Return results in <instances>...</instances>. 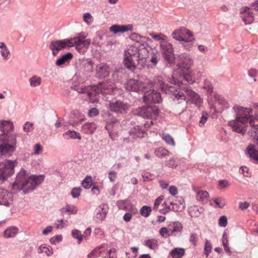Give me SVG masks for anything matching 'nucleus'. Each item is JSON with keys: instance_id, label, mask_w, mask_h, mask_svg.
<instances>
[{"instance_id": "obj_1", "label": "nucleus", "mask_w": 258, "mask_h": 258, "mask_svg": "<svg viewBox=\"0 0 258 258\" xmlns=\"http://www.w3.org/2000/svg\"><path fill=\"white\" fill-rule=\"evenodd\" d=\"M43 179V176L41 175L29 176L24 169H21L12 185V189L16 191L23 190L24 194H26L31 191L41 184Z\"/></svg>"}, {"instance_id": "obj_2", "label": "nucleus", "mask_w": 258, "mask_h": 258, "mask_svg": "<svg viewBox=\"0 0 258 258\" xmlns=\"http://www.w3.org/2000/svg\"><path fill=\"white\" fill-rule=\"evenodd\" d=\"M18 134L8 135L4 133L0 135V154L10 157L16 148Z\"/></svg>"}, {"instance_id": "obj_3", "label": "nucleus", "mask_w": 258, "mask_h": 258, "mask_svg": "<svg viewBox=\"0 0 258 258\" xmlns=\"http://www.w3.org/2000/svg\"><path fill=\"white\" fill-rule=\"evenodd\" d=\"M86 36L79 34L74 38L68 39L69 47L75 46L76 49L80 52L84 51V49H87L91 44L90 39H85Z\"/></svg>"}, {"instance_id": "obj_4", "label": "nucleus", "mask_w": 258, "mask_h": 258, "mask_svg": "<svg viewBox=\"0 0 258 258\" xmlns=\"http://www.w3.org/2000/svg\"><path fill=\"white\" fill-rule=\"evenodd\" d=\"M17 163L16 160H5L0 163V179L3 181L14 173V167Z\"/></svg>"}, {"instance_id": "obj_5", "label": "nucleus", "mask_w": 258, "mask_h": 258, "mask_svg": "<svg viewBox=\"0 0 258 258\" xmlns=\"http://www.w3.org/2000/svg\"><path fill=\"white\" fill-rule=\"evenodd\" d=\"M134 113L144 118L152 117L153 115L159 113V110L156 106H146L138 108L134 111Z\"/></svg>"}, {"instance_id": "obj_6", "label": "nucleus", "mask_w": 258, "mask_h": 258, "mask_svg": "<svg viewBox=\"0 0 258 258\" xmlns=\"http://www.w3.org/2000/svg\"><path fill=\"white\" fill-rule=\"evenodd\" d=\"M186 98L187 97V101L194 104L198 108H200L203 103V99L196 92L192 90L188 86L183 88Z\"/></svg>"}, {"instance_id": "obj_7", "label": "nucleus", "mask_w": 258, "mask_h": 258, "mask_svg": "<svg viewBox=\"0 0 258 258\" xmlns=\"http://www.w3.org/2000/svg\"><path fill=\"white\" fill-rule=\"evenodd\" d=\"M178 57L177 66L178 68L182 71H187L190 68L193 60L191 56L186 53H181L177 55Z\"/></svg>"}, {"instance_id": "obj_8", "label": "nucleus", "mask_w": 258, "mask_h": 258, "mask_svg": "<svg viewBox=\"0 0 258 258\" xmlns=\"http://www.w3.org/2000/svg\"><path fill=\"white\" fill-rule=\"evenodd\" d=\"M144 93L143 101L146 103H156L161 101L160 93L154 90V89H150L149 91H145Z\"/></svg>"}, {"instance_id": "obj_9", "label": "nucleus", "mask_w": 258, "mask_h": 258, "mask_svg": "<svg viewBox=\"0 0 258 258\" xmlns=\"http://www.w3.org/2000/svg\"><path fill=\"white\" fill-rule=\"evenodd\" d=\"M66 47H69L68 39L53 40L49 45L52 55L56 56L58 52Z\"/></svg>"}, {"instance_id": "obj_10", "label": "nucleus", "mask_w": 258, "mask_h": 258, "mask_svg": "<svg viewBox=\"0 0 258 258\" xmlns=\"http://www.w3.org/2000/svg\"><path fill=\"white\" fill-rule=\"evenodd\" d=\"M184 87H180V91L177 92L175 87L172 86L166 85L165 86H162V90L167 94H173L175 98L177 100L181 99L183 100H186L185 95L183 91V88Z\"/></svg>"}, {"instance_id": "obj_11", "label": "nucleus", "mask_w": 258, "mask_h": 258, "mask_svg": "<svg viewBox=\"0 0 258 258\" xmlns=\"http://www.w3.org/2000/svg\"><path fill=\"white\" fill-rule=\"evenodd\" d=\"M149 48L148 44L146 42H143L142 43H140L138 53V63L141 64L142 67H144L145 64V59L149 55Z\"/></svg>"}, {"instance_id": "obj_12", "label": "nucleus", "mask_w": 258, "mask_h": 258, "mask_svg": "<svg viewBox=\"0 0 258 258\" xmlns=\"http://www.w3.org/2000/svg\"><path fill=\"white\" fill-rule=\"evenodd\" d=\"M186 34L188 37L185 35L183 29L176 30L172 33V36L174 39L178 41L192 42L194 38L191 33L189 31H186Z\"/></svg>"}, {"instance_id": "obj_13", "label": "nucleus", "mask_w": 258, "mask_h": 258, "mask_svg": "<svg viewBox=\"0 0 258 258\" xmlns=\"http://www.w3.org/2000/svg\"><path fill=\"white\" fill-rule=\"evenodd\" d=\"M109 106L112 111L117 113H125L128 109V106L126 103L119 100L110 102Z\"/></svg>"}, {"instance_id": "obj_14", "label": "nucleus", "mask_w": 258, "mask_h": 258, "mask_svg": "<svg viewBox=\"0 0 258 258\" xmlns=\"http://www.w3.org/2000/svg\"><path fill=\"white\" fill-rule=\"evenodd\" d=\"M109 68L104 63H100L96 66L95 76L99 79H104L109 76Z\"/></svg>"}, {"instance_id": "obj_15", "label": "nucleus", "mask_w": 258, "mask_h": 258, "mask_svg": "<svg viewBox=\"0 0 258 258\" xmlns=\"http://www.w3.org/2000/svg\"><path fill=\"white\" fill-rule=\"evenodd\" d=\"M241 18L246 25L252 23L254 20V12L247 7L241 9Z\"/></svg>"}, {"instance_id": "obj_16", "label": "nucleus", "mask_w": 258, "mask_h": 258, "mask_svg": "<svg viewBox=\"0 0 258 258\" xmlns=\"http://www.w3.org/2000/svg\"><path fill=\"white\" fill-rule=\"evenodd\" d=\"M12 203V194L3 188H0V205L9 206Z\"/></svg>"}, {"instance_id": "obj_17", "label": "nucleus", "mask_w": 258, "mask_h": 258, "mask_svg": "<svg viewBox=\"0 0 258 258\" xmlns=\"http://www.w3.org/2000/svg\"><path fill=\"white\" fill-rule=\"evenodd\" d=\"M100 90L98 86H88V90L87 92V96L89 101L92 103H94L97 101L96 96L100 93Z\"/></svg>"}, {"instance_id": "obj_18", "label": "nucleus", "mask_w": 258, "mask_h": 258, "mask_svg": "<svg viewBox=\"0 0 258 258\" xmlns=\"http://www.w3.org/2000/svg\"><path fill=\"white\" fill-rule=\"evenodd\" d=\"M142 83L134 79H130L124 84V86L128 91L138 92L141 89Z\"/></svg>"}, {"instance_id": "obj_19", "label": "nucleus", "mask_w": 258, "mask_h": 258, "mask_svg": "<svg viewBox=\"0 0 258 258\" xmlns=\"http://www.w3.org/2000/svg\"><path fill=\"white\" fill-rule=\"evenodd\" d=\"M101 93L111 94L114 91V85L111 82H105L98 85Z\"/></svg>"}, {"instance_id": "obj_20", "label": "nucleus", "mask_w": 258, "mask_h": 258, "mask_svg": "<svg viewBox=\"0 0 258 258\" xmlns=\"http://www.w3.org/2000/svg\"><path fill=\"white\" fill-rule=\"evenodd\" d=\"M133 26L131 25H113L109 28V30L114 34L117 33H123L125 32H127L132 30Z\"/></svg>"}, {"instance_id": "obj_21", "label": "nucleus", "mask_w": 258, "mask_h": 258, "mask_svg": "<svg viewBox=\"0 0 258 258\" xmlns=\"http://www.w3.org/2000/svg\"><path fill=\"white\" fill-rule=\"evenodd\" d=\"M254 145L250 144L248 145L246 148L247 153L251 160L256 163H258V151L255 149Z\"/></svg>"}, {"instance_id": "obj_22", "label": "nucleus", "mask_w": 258, "mask_h": 258, "mask_svg": "<svg viewBox=\"0 0 258 258\" xmlns=\"http://www.w3.org/2000/svg\"><path fill=\"white\" fill-rule=\"evenodd\" d=\"M160 47L163 55L173 52L172 45L165 39H163L160 42Z\"/></svg>"}, {"instance_id": "obj_23", "label": "nucleus", "mask_w": 258, "mask_h": 258, "mask_svg": "<svg viewBox=\"0 0 258 258\" xmlns=\"http://www.w3.org/2000/svg\"><path fill=\"white\" fill-rule=\"evenodd\" d=\"M123 63L125 67L132 72H134L136 69V65L132 58V56L128 55L126 53L124 55Z\"/></svg>"}, {"instance_id": "obj_24", "label": "nucleus", "mask_w": 258, "mask_h": 258, "mask_svg": "<svg viewBox=\"0 0 258 258\" xmlns=\"http://www.w3.org/2000/svg\"><path fill=\"white\" fill-rule=\"evenodd\" d=\"M197 192L196 198L197 201L202 202L203 203H207L209 197V193L207 191L199 190L197 191L196 189H194Z\"/></svg>"}, {"instance_id": "obj_25", "label": "nucleus", "mask_w": 258, "mask_h": 258, "mask_svg": "<svg viewBox=\"0 0 258 258\" xmlns=\"http://www.w3.org/2000/svg\"><path fill=\"white\" fill-rule=\"evenodd\" d=\"M0 53L3 59L4 60L9 59L10 51L5 43L3 42H0Z\"/></svg>"}, {"instance_id": "obj_26", "label": "nucleus", "mask_w": 258, "mask_h": 258, "mask_svg": "<svg viewBox=\"0 0 258 258\" xmlns=\"http://www.w3.org/2000/svg\"><path fill=\"white\" fill-rule=\"evenodd\" d=\"M18 232V229L16 227H10L8 228L4 232L5 238H10L15 237Z\"/></svg>"}, {"instance_id": "obj_27", "label": "nucleus", "mask_w": 258, "mask_h": 258, "mask_svg": "<svg viewBox=\"0 0 258 258\" xmlns=\"http://www.w3.org/2000/svg\"><path fill=\"white\" fill-rule=\"evenodd\" d=\"M97 126L93 122H88L82 126L83 131L86 134H92L96 130Z\"/></svg>"}, {"instance_id": "obj_28", "label": "nucleus", "mask_w": 258, "mask_h": 258, "mask_svg": "<svg viewBox=\"0 0 258 258\" xmlns=\"http://www.w3.org/2000/svg\"><path fill=\"white\" fill-rule=\"evenodd\" d=\"M73 58V54L71 52H68L66 54L62 55L61 57L58 58L56 61V65L60 66L62 64L68 62Z\"/></svg>"}, {"instance_id": "obj_29", "label": "nucleus", "mask_w": 258, "mask_h": 258, "mask_svg": "<svg viewBox=\"0 0 258 258\" xmlns=\"http://www.w3.org/2000/svg\"><path fill=\"white\" fill-rule=\"evenodd\" d=\"M163 57L166 63L167 66L170 67L174 66L175 64V57L173 52L164 55Z\"/></svg>"}, {"instance_id": "obj_30", "label": "nucleus", "mask_w": 258, "mask_h": 258, "mask_svg": "<svg viewBox=\"0 0 258 258\" xmlns=\"http://www.w3.org/2000/svg\"><path fill=\"white\" fill-rule=\"evenodd\" d=\"M204 212V209L202 208H199L196 206H191L189 211V213L191 217H198Z\"/></svg>"}, {"instance_id": "obj_31", "label": "nucleus", "mask_w": 258, "mask_h": 258, "mask_svg": "<svg viewBox=\"0 0 258 258\" xmlns=\"http://www.w3.org/2000/svg\"><path fill=\"white\" fill-rule=\"evenodd\" d=\"M77 208L72 205H68L61 209L62 213H67L68 215L75 214L77 213Z\"/></svg>"}, {"instance_id": "obj_32", "label": "nucleus", "mask_w": 258, "mask_h": 258, "mask_svg": "<svg viewBox=\"0 0 258 258\" xmlns=\"http://www.w3.org/2000/svg\"><path fill=\"white\" fill-rule=\"evenodd\" d=\"M140 43H135L134 44L132 45L129 47L126 51H125L124 54L126 53L128 55L133 56L138 53L139 47Z\"/></svg>"}, {"instance_id": "obj_33", "label": "nucleus", "mask_w": 258, "mask_h": 258, "mask_svg": "<svg viewBox=\"0 0 258 258\" xmlns=\"http://www.w3.org/2000/svg\"><path fill=\"white\" fill-rule=\"evenodd\" d=\"M29 82L31 87H37L41 85L42 79L40 77L34 75L29 79Z\"/></svg>"}, {"instance_id": "obj_34", "label": "nucleus", "mask_w": 258, "mask_h": 258, "mask_svg": "<svg viewBox=\"0 0 258 258\" xmlns=\"http://www.w3.org/2000/svg\"><path fill=\"white\" fill-rule=\"evenodd\" d=\"M131 135H133L137 138H143L146 133L141 130L140 126H136L130 131Z\"/></svg>"}, {"instance_id": "obj_35", "label": "nucleus", "mask_w": 258, "mask_h": 258, "mask_svg": "<svg viewBox=\"0 0 258 258\" xmlns=\"http://www.w3.org/2000/svg\"><path fill=\"white\" fill-rule=\"evenodd\" d=\"M184 249L182 248H174L170 252V255L173 258H181L184 254Z\"/></svg>"}, {"instance_id": "obj_36", "label": "nucleus", "mask_w": 258, "mask_h": 258, "mask_svg": "<svg viewBox=\"0 0 258 258\" xmlns=\"http://www.w3.org/2000/svg\"><path fill=\"white\" fill-rule=\"evenodd\" d=\"M154 153L157 157L161 158H165L169 155V151L162 147L156 149L155 150Z\"/></svg>"}, {"instance_id": "obj_37", "label": "nucleus", "mask_w": 258, "mask_h": 258, "mask_svg": "<svg viewBox=\"0 0 258 258\" xmlns=\"http://www.w3.org/2000/svg\"><path fill=\"white\" fill-rule=\"evenodd\" d=\"M13 127V124L9 121H0V131L4 132L5 131H9Z\"/></svg>"}, {"instance_id": "obj_38", "label": "nucleus", "mask_w": 258, "mask_h": 258, "mask_svg": "<svg viewBox=\"0 0 258 258\" xmlns=\"http://www.w3.org/2000/svg\"><path fill=\"white\" fill-rule=\"evenodd\" d=\"M119 121L115 118H112L110 120L107 121V125L105 126V129L108 131L109 134V136L111 137V129L113 126L118 125Z\"/></svg>"}, {"instance_id": "obj_39", "label": "nucleus", "mask_w": 258, "mask_h": 258, "mask_svg": "<svg viewBox=\"0 0 258 258\" xmlns=\"http://www.w3.org/2000/svg\"><path fill=\"white\" fill-rule=\"evenodd\" d=\"M160 54L157 50L153 51L151 53L150 61L156 66L160 59Z\"/></svg>"}, {"instance_id": "obj_40", "label": "nucleus", "mask_w": 258, "mask_h": 258, "mask_svg": "<svg viewBox=\"0 0 258 258\" xmlns=\"http://www.w3.org/2000/svg\"><path fill=\"white\" fill-rule=\"evenodd\" d=\"M63 137L65 139H78L80 140L81 139L80 134L75 131H69L63 134Z\"/></svg>"}, {"instance_id": "obj_41", "label": "nucleus", "mask_w": 258, "mask_h": 258, "mask_svg": "<svg viewBox=\"0 0 258 258\" xmlns=\"http://www.w3.org/2000/svg\"><path fill=\"white\" fill-rule=\"evenodd\" d=\"M182 230V224L178 222H176L173 223V229L170 230L171 235H175V233L178 232L181 233Z\"/></svg>"}, {"instance_id": "obj_42", "label": "nucleus", "mask_w": 258, "mask_h": 258, "mask_svg": "<svg viewBox=\"0 0 258 258\" xmlns=\"http://www.w3.org/2000/svg\"><path fill=\"white\" fill-rule=\"evenodd\" d=\"M38 252L39 253H45L47 256H50L52 253V249H49L48 247L45 245H41L38 249Z\"/></svg>"}, {"instance_id": "obj_43", "label": "nucleus", "mask_w": 258, "mask_h": 258, "mask_svg": "<svg viewBox=\"0 0 258 258\" xmlns=\"http://www.w3.org/2000/svg\"><path fill=\"white\" fill-rule=\"evenodd\" d=\"M152 211L151 208L149 206H144L142 207L140 212L141 215L144 217H148Z\"/></svg>"}, {"instance_id": "obj_44", "label": "nucleus", "mask_w": 258, "mask_h": 258, "mask_svg": "<svg viewBox=\"0 0 258 258\" xmlns=\"http://www.w3.org/2000/svg\"><path fill=\"white\" fill-rule=\"evenodd\" d=\"M162 139L165 141V142L167 144L171 145L172 146H175V143L174 141V139L170 135L168 134H163Z\"/></svg>"}, {"instance_id": "obj_45", "label": "nucleus", "mask_w": 258, "mask_h": 258, "mask_svg": "<svg viewBox=\"0 0 258 258\" xmlns=\"http://www.w3.org/2000/svg\"><path fill=\"white\" fill-rule=\"evenodd\" d=\"M146 245L151 249H155L158 247V241L155 239L146 241Z\"/></svg>"}, {"instance_id": "obj_46", "label": "nucleus", "mask_w": 258, "mask_h": 258, "mask_svg": "<svg viewBox=\"0 0 258 258\" xmlns=\"http://www.w3.org/2000/svg\"><path fill=\"white\" fill-rule=\"evenodd\" d=\"M213 202L220 208H223L226 204L225 199L222 197L215 198Z\"/></svg>"}, {"instance_id": "obj_47", "label": "nucleus", "mask_w": 258, "mask_h": 258, "mask_svg": "<svg viewBox=\"0 0 258 258\" xmlns=\"http://www.w3.org/2000/svg\"><path fill=\"white\" fill-rule=\"evenodd\" d=\"M82 186L85 189H89L91 187L92 185V178L90 176H87L82 181Z\"/></svg>"}, {"instance_id": "obj_48", "label": "nucleus", "mask_w": 258, "mask_h": 258, "mask_svg": "<svg viewBox=\"0 0 258 258\" xmlns=\"http://www.w3.org/2000/svg\"><path fill=\"white\" fill-rule=\"evenodd\" d=\"M72 88L79 93H87L88 87H86L83 85H75Z\"/></svg>"}, {"instance_id": "obj_49", "label": "nucleus", "mask_w": 258, "mask_h": 258, "mask_svg": "<svg viewBox=\"0 0 258 258\" xmlns=\"http://www.w3.org/2000/svg\"><path fill=\"white\" fill-rule=\"evenodd\" d=\"M72 235L74 238L78 240V243L80 244L83 239V235L81 232L78 230L74 229L72 231Z\"/></svg>"}, {"instance_id": "obj_50", "label": "nucleus", "mask_w": 258, "mask_h": 258, "mask_svg": "<svg viewBox=\"0 0 258 258\" xmlns=\"http://www.w3.org/2000/svg\"><path fill=\"white\" fill-rule=\"evenodd\" d=\"M129 38L130 39L135 41V43H142L143 41H142V39L145 38V37L141 36L137 33H132L130 36Z\"/></svg>"}, {"instance_id": "obj_51", "label": "nucleus", "mask_w": 258, "mask_h": 258, "mask_svg": "<svg viewBox=\"0 0 258 258\" xmlns=\"http://www.w3.org/2000/svg\"><path fill=\"white\" fill-rule=\"evenodd\" d=\"M170 204L172 207L170 206H168V210H170L174 212H178L183 208V207H181L178 205L177 203L170 202Z\"/></svg>"}, {"instance_id": "obj_52", "label": "nucleus", "mask_w": 258, "mask_h": 258, "mask_svg": "<svg viewBox=\"0 0 258 258\" xmlns=\"http://www.w3.org/2000/svg\"><path fill=\"white\" fill-rule=\"evenodd\" d=\"M160 234L164 238H167L171 235L169 231L166 227H162L159 230Z\"/></svg>"}, {"instance_id": "obj_53", "label": "nucleus", "mask_w": 258, "mask_h": 258, "mask_svg": "<svg viewBox=\"0 0 258 258\" xmlns=\"http://www.w3.org/2000/svg\"><path fill=\"white\" fill-rule=\"evenodd\" d=\"M211 243L207 239L205 242V248H204V253L207 256H208L209 254L211 251Z\"/></svg>"}, {"instance_id": "obj_54", "label": "nucleus", "mask_w": 258, "mask_h": 258, "mask_svg": "<svg viewBox=\"0 0 258 258\" xmlns=\"http://www.w3.org/2000/svg\"><path fill=\"white\" fill-rule=\"evenodd\" d=\"M227 225V218L225 216L220 217L219 219V225L222 227H225Z\"/></svg>"}, {"instance_id": "obj_55", "label": "nucleus", "mask_w": 258, "mask_h": 258, "mask_svg": "<svg viewBox=\"0 0 258 258\" xmlns=\"http://www.w3.org/2000/svg\"><path fill=\"white\" fill-rule=\"evenodd\" d=\"M129 204L127 200L119 201L117 202V205L119 209H125L126 206Z\"/></svg>"}, {"instance_id": "obj_56", "label": "nucleus", "mask_w": 258, "mask_h": 258, "mask_svg": "<svg viewBox=\"0 0 258 258\" xmlns=\"http://www.w3.org/2000/svg\"><path fill=\"white\" fill-rule=\"evenodd\" d=\"M164 199V197L163 196H161L158 197L155 201L154 206L153 208V210H157L158 208V206L161 203L162 201Z\"/></svg>"}, {"instance_id": "obj_57", "label": "nucleus", "mask_w": 258, "mask_h": 258, "mask_svg": "<svg viewBox=\"0 0 258 258\" xmlns=\"http://www.w3.org/2000/svg\"><path fill=\"white\" fill-rule=\"evenodd\" d=\"M106 216V212L104 211V208H101V210L96 214V218H99L100 220H102Z\"/></svg>"}, {"instance_id": "obj_58", "label": "nucleus", "mask_w": 258, "mask_h": 258, "mask_svg": "<svg viewBox=\"0 0 258 258\" xmlns=\"http://www.w3.org/2000/svg\"><path fill=\"white\" fill-rule=\"evenodd\" d=\"M208 114L207 112H204L203 113L202 116L201 118V119H200V121L199 122V125L201 127L203 126L205 124V122H206V121L208 119Z\"/></svg>"}, {"instance_id": "obj_59", "label": "nucleus", "mask_w": 258, "mask_h": 258, "mask_svg": "<svg viewBox=\"0 0 258 258\" xmlns=\"http://www.w3.org/2000/svg\"><path fill=\"white\" fill-rule=\"evenodd\" d=\"M166 166L170 168H175L177 166V164L173 159H171L165 162Z\"/></svg>"}, {"instance_id": "obj_60", "label": "nucleus", "mask_w": 258, "mask_h": 258, "mask_svg": "<svg viewBox=\"0 0 258 258\" xmlns=\"http://www.w3.org/2000/svg\"><path fill=\"white\" fill-rule=\"evenodd\" d=\"M81 188H74L72 191L71 195L74 198H78L80 195Z\"/></svg>"}, {"instance_id": "obj_61", "label": "nucleus", "mask_w": 258, "mask_h": 258, "mask_svg": "<svg viewBox=\"0 0 258 258\" xmlns=\"http://www.w3.org/2000/svg\"><path fill=\"white\" fill-rule=\"evenodd\" d=\"M33 126V123L27 121L25 123V125L23 127V130L26 133L29 132L32 128Z\"/></svg>"}, {"instance_id": "obj_62", "label": "nucleus", "mask_w": 258, "mask_h": 258, "mask_svg": "<svg viewBox=\"0 0 258 258\" xmlns=\"http://www.w3.org/2000/svg\"><path fill=\"white\" fill-rule=\"evenodd\" d=\"M99 256V254L98 253V249L95 248L91 253L88 255V258H97Z\"/></svg>"}, {"instance_id": "obj_63", "label": "nucleus", "mask_w": 258, "mask_h": 258, "mask_svg": "<svg viewBox=\"0 0 258 258\" xmlns=\"http://www.w3.org/2000/svg\"><path fill=\"white\" fill-rule=\"evenodd\" d=\"M42 151V147L39 144H37L34 147V152L33 154L39 155Z\"/></svg>"}, {"instance_id": "obj_64", "label": "nucleus", "mask_w": 258, "mask_h": 258, "mask_svg": "<svg viewBox=\"0 0 258 258\" xmlns=\"http://www.w3.org/2000/svg\"><path fill=\"white\" fill-rule=\"evenodd\" d=\"M116 178V172L114 171H110L108 173V178L110 181L113 182Z\"/></svg>"}]
</instances>
